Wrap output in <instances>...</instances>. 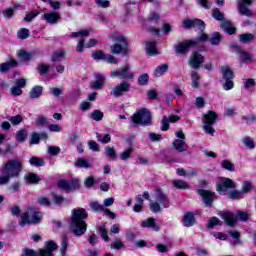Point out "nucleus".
Instances as JSON below:
<instances>
[{
    "label": "nucleus",
    "instance_id": "6e6552de",
    "mask_svg": "<svg viewBox=\"0 0 256 256\" xmlns=\"http://www.w3.org/2000/svg\"><path fill=\"white\" fill-rule=\"evenodd\" d=\"M215 121H217V113L214 111H208L206 114L203 115V129L205 133H208L209 135H213L215 133V129L213 128V125H215Z\"/></svg>",
    "mask_w": 256,
    "mask_h": 256
},
{
    "label": "nucleus",
    "instance_id": "2f4dec72",
    "mask_svg": "<svg viewBox=\"0 0 256 256\" xmlns=\"http://www.w3.org/2000/svg\"><path fill=\"white\" fill-rule=\"evenodd\" d=\"M236 49L239 53L240 61L242 63H247V61H251V54H249V52L241 50L239 46H236Z\"/></svg>",
    "mask_w": 256,
    "mask_h": 256
},
{
    "label": "nucleus",
    "instance_id": "a19ab883",
    "mask_svg": "<svg viewBox=\"0 0 256 256\" xmlns=\"http://www.w3.org/2000/svg\"><path fill=\"white\" fill-rule=\"evenodd\" d=\"M131 155H133V148L124 150L119 156L120 161H127V159H131Z\"/></svg>",
    "mask_w": 256,
    "mask_h": 256
},
{
    "label": "nucleus",
    "instance_id": "69168bd1",
    "mask_svg": "<svg viewBox=\"0 0 256 256\" xmlns=\"http://www.w3.org/2000/svg\"><path fill=\"white\" fill-rule=\"evenodd\" d=\"M48 153L49 155H59V153H61V148H59V146H49L48 147Z\"/></svg>",
    "mask_w": 256,
    "mask_h": 256
},
{
    "label": "nucleus",
    "instance_id": "864d4df0",
    "mask_svg": "<svg viewBox=\"0 0 256 256\" xmlns=\"http://www.w3.org/2000/svg\"><path fill=\"white\" fill-rule=\"evenodd\" d=\"M70 37L77 38V37H89V30H81L78 32H72Z\"/></svg>",
    "mask_w": 256,
    "mask_h": 256
},
{
    "label": "nucleus",
    "instance_id": "20e7f679",
    "mask_svg": "<svg viewBox=\"0 0 256 256\" xmlns=\"http://www.w3.org/2000/svg\"><path fill=\"white\" fill-rule=\"evenodd\" d=\"M20 219V227H25V225H39L43 219V214L36 210L35 207H28L26 211L20 214Z\"/></svg>",
    "mask_w": 256,
    "mask_h": 256
},
{
    "label": "nucleus",
    "instance_id": "37998d69",
    "mask_svg": "<svg viewBox=\"0 0 256 256\" xmlns=\"http://www.w3.org/2000/svg\"><path fill=\"white\" fill-rule=\"evenodd\" d=\"M242 143L245 145V147H248V149H255V141L249 136L244 137L242 139Z\"/></svg>",
    "mask_w": 256,
    "mask_h": 256
},
{
    "label": "nucleus",
    "instance_id": "9b49d317",
    "mask_svg": "<svg viewBox=\"0 0 256 256\" xmlns=\"http://www.w3.org/2000/svg\"><path fill=\"white\" fill-rule=\"evenodd\" d=\"M58 187L64 189V191H77V189H81V184L79 183V179L74 178L72 180H60Z\"/></svg>",
    "mask_w": 256,
    "mask_h": 256
},
{
    "label": "nucleus",
    "instance_id": "c85d7f7f",
    "mask_svg": "<svg viewBox=\"0 0 256 256\" xmlns=\"http://www.w3.org/2000/svg\"><path fill=\"white\" fill-rule=\"evenodd\" d=\"M13 67H17V61L10 60L0 65V71L1 73H7Z\"/></svg>",
    "mask_w": 256,
    "mask_h": 256
},
{
    "label": "nucleus",
    "instance_id": "79ce46f5",
    "mask_svg": "<svg viewBox=\"0 0 256 256\" xmlns=\"http://www.w3.org/2000/svg\"><path fill=\"white\" fill-rule=\"evenodd\" d=\"M192 87L197 89L199 87V81L201 80V76L197 72H192L191 74Z\"/></svg>",
    "mask_w": 256,
    "mask_h": 256
},
{
    "label": "nucleus",
    "instance_id": "680f3d73",
    "mask_svg": "<svg viewBox=\"0 0 256 256\" xmlns=\"http://www.w3.org/2000/svg\"><path fill=\"white\" fill-rule=\"evenodd\" d=\"M10 123H12V125H19V123L23 122V116L22 115H16V116H12L9 119Z\"/></svg>",
    "mask_w": 256,
    "mask_h": 256
},
{
    "label": "nucleus",
    "instance_id": "6e6d98bb",
    "mask_svg": "<svg viewBox=\"0 0 256 256\" xmlns=\"http://www.w3.org/2000/svg\"><path fill=\"white\" fill-rule=\"evenodd\" d=\"M123 247H125V244H123V242L118 238H115L114 242L110 245V249L116 250L123 249Z\"/></svg>",
    "mask_w": 256,
    "mask_h": 256
},
{
    "label": "nucleus",
    "instance_id": "aec40b11",
    "mask_svg": "<svg viewBox=\"0 0 256 256\" xmlns=\"http://www.w3.org/2000/svg\"><path fill=\"white\" fill-rule=\"evenodd\" d=\"M142 229H152V231L158 232L161 227L157 224V220L155 218H147L141 222Z\"/></svg>",
    "mask_w": 256,
    "mask_h": 256
},
{
    "label": "nucleus",
    "instance_id": "4468645a",
    "mask_svg": "<svg viewBox=\"0 0 256 256\" xmlns=\"http://www.w3.org/2000/svg\"><path fill=\"white\" fill-rule=\"evenodd\" d=\"M227 189H235V184L230 178H220L216 183V190L220 195L225 194Z\"/></svg>",
    "mask_w": 256,
    "mask_h": 256
},
{
    "label": "nucleus",
    "instance_id": "338daca9",
    "mask_svg": "<svg viewBox=\"0 0 256 256\" xmlns=\"http://www.w3.org/2000/svg\"><path fill=\"white\" fill-rule=\"evenodd\" d=\"M38 203L43 207H49L51 205V201L48 200L47 197H43V196L38 197Z\"/></svg>",
    "mask_w": 256,
    "mask_h": 256
},
{
    "label": "nucleus",
    "instance_id": "a18cd8bd",
    "mask_svg": "<svg viewBox=\"0 0 256 256\" xmlns=\"http://www.w3.org/2000/svg\"><path fill=\"white\" fill-rule=\"evenodd\" d=\"M253 39H255V36L253 34H242L239 36V40L241 43H251V41H253Z\"/></svg>",
    "mask_w": 256,
    "mask_h": 256
},
{
    "label": "nucleus",
    "instance_id": "5fc2aeb1",
    "mask_svg": "<svg viewBox=\"0 0 256 256\" xmlns=\"http://www.w3.org/2000/svg\"><path fill=\"white\" fill-rule=\"evenodd\" d=\"M18 39H29V29L22 28L17 33Z\"/></svg>",
    "mask_w": 256,
    "mask_h": 256
},
{
    "label": "nucleus",
    "instance_id": "49530a36",
    "mask_svg": "<svg viewBox=\"0 0 256 256\" xmlns=\"http://www.w3.org/2000/svg\"><path fill=\"white\" fill-rule=\"evenodd\" d=\"M74 165L75 167H81L82 169H89V167H91V164H89L87 160L82 158H79Z\"/></svg>",
    "mask_w": 256,
    "mask_h": 256
},
{
    "label": "nucleus",
    "instance_id": "e433bc0d",
    "mask_svg": "<svg viewBox=\"0 0 256 256\" xmlns=\"http://www.w3.org/2000/svg\"><path fill=\"white\" fill-rule=\"evenodd\" d=\"M27 130L25 129H21L18 130L16 133V141H18V143H23L26 139H27Z\"/></svg>",
    "mask_w": 256,
    "mask_h": 256
},
{
    "label": "nucleus",
    "instance_id": "412c9836",
    "mask_svg": "<svg viewBox=\"0 0 256 256\" xmlns=\"http://www.w3.org/2000/svg\"><path fill=\"white\" fill-rule=\"evenodd\" d=\"M57 244L53 241L46 242L45 249H40V256H53V251H56Z\"/></svg>",
    "mask_w": 256,
    "mask_h": 256
},
{
    "label": "nucleus",
    "instance_id": "e2e57ef3",
    "mask_svg": "<svg viewBox=\"0 0 256 256\" xmlns=\"http://www.w3.org/2000/svg\"><path fill=\"white\" fill-rule=\"evenodd\" d=\"M37 15H39V11H32V12L26 14L24 21L31 23V21H33V19H35V17H37Z\"/></svg>",
    "mask_w": 256,
    "mask_h": 256
},
{
    "label": "nucleus",
    "instance_id": "f3484780",
    "mask_svg": "<svg viewBox=\"0 0 256 256\" xmlns=\"http://www.w3.org/2000/svg\"><path fill=\"white\" fill-rule=\"evenodd\" d=\"M191 47H195L193 44V40H186L185 42L176 43L174 49L179 55H187Z\"/></svg>",
    "mask_w": 256,
    "mask_h": 256
},
{
    "label": "nucleus",
    "instance_id": "58836bf2",
    "mask_svg": "<svg viewBox=\"0 0 256 256\" xmlns=\"http://www.w3.org/2000/svg\"><path fill=\"white\" fill-rule=\"evenodd\" d=\"M221 39H223V36H221L219 32H215L214 34H212L209 41L211 45H219L221 43Z\"/></svg>",
    "mask_w": 256,
    "mask_h": 256
},
{
    "label": "nucleus",
    "instance_id": "0e129e2a",
    "mask_svg": "<svg viewBox=\"0 0 256 256\" xmlns=\"http://www.w3.org/2000/svg\"><path fill=\"white\" fill-rule=\"evenodd\" d=\"M37 69L40 75H45L49 71L50 66L47 64H39Z\"/></svg>",
    "mask_w": 256,
    "mask_h": 256
},
{
    "label": "nucleus",
    "instance_id": "bb28decb",
    "mask_svg": "<svg viewBox=\"0 0 256 256\" xmlns=\"http://www.w3.org/2000/svg\"><path fill=\"white\" fill-rule=\"evenodd\" d=\"M43 95V87L35 86L29 93L30 99H39Z\"/></svg>",
    "mask_w": 256,
    "mask_h": 256
},
{
    "label": "nucleus",
    "instance_id": "7c9ffc66",
    "mask_svg": "<svg viewBox=\"0 0 256 256\" xmlns=\"http://www.w3.org/2000/svg\"><path fill=\"white\" fill-rule=\"evenodd\" d=\"M143 203H145L143 197H141V195L136 196V203L133 207V211L135 213H141V211H143Z\"/></svg>",
    "mask_w": 256,
    "mask_h": 256
},
{
    "label": "nucleus",
    "instance_id": "13d9d810",
    "mask_svg": "<svg viewBox=\"0 0 256 256\" xmlns=\"http://www.w3.org/2000/svg\"><path fill=\"white\" fill-rule=\"evenodd\" d=\"M47 123H48L47 117L41 116V115L37 116L36 125H38V127H43V126L47 125Z\"/></svg>",
    "mask_w": 256,
    "mask_h": 256
},
{
    "label": "nucleus",
    "instance_id": "c756f323",
    "mask_svg": "<svg viewBox=\"0 0 256 256\" xmlns=\"http://www.w3.org/2000/svg\"><path fill=\"white\" fill-rule=\"evenodd\" d=\"M221 71H222V75H223V78L225 79V81L233 80V78L235 77L233 75V70H231V68H229L227 66H223L221 68Z\"/></svg>",
    "mask_w": 256,
    "mask_h": 256
},
{
    "label": "nucleus",
    "instance_id": "39448f33",
    "mask_svg": "<svg viewBox=\"0 0 256 256\" xmlns=\"http://www.w3.org/2000/svg\"><path fill=\"white\" fill-rule=\"evenodd\" d=\"M153 116L151 115V111L147 108H141L135 112V114L131 117L132 122L135 125H143V127H149L153 125Z\"/></svg>",
    "mask_w": 256,
    "mask_h": 256
},
{
    "label": "nucleus",
    "instance_id": "bf43d9fd",
    "mask_svg": "<svg viewBox=\"0 0 256 256\" xmlns=\"http://www.w3.org/2000/svg\"><path fill=\"white\" fill-rule=\"evenodd\" d=\"M3 17H5V19H11V17H13V15H15V8H7L2 12Z\"/></svg>",
    "mask_w": 256,
    "mask_h": 256
},
{
    "label": "nucleus",
    "instance_id": "0eeeda50",
    "mask_svg": "<svg viewBox=\"0 0 256 256\" xmlns=\"http://www.w3.org/2000/svg\"><path fill=\"white\" fill-rule=\"evenodd\" d=\"M220 217L225 220L228 227H235L237 219H239V221H247V219H249V213L240 211L235 216L230 212H222L220 213Z\"/></svg>",
    "mask_w": 256,
    "mask_h": 256
},
{
    "label": "nucleus",
    "instance_id": "cd10ccee",
    "mask_svg": "<svg viewBox=\"0 0 256 256\" xmlns=\"http://www.w3.org/2000/svg\"><path fill=\"white\" fill-rule=\"evenodd\" d=\"M220 27L223 31H225L226 33H229V35H233L236 31L235 27H233V24H231L230 21L222 22Z\"/></svg>",
    "mask_w": 256,
    "mask_h": 256
},
{
    "label": "nucleus",
    "instance_id": "1a4fd4ad",
    "mask_svg": "<svg viewBox=\"0 0 256 256\" xmlns=\"http://www.w3.org/2000/svg\"><path fill=\"white\" fill-rule=\"evenodd\" d=\"M253 5V0H238L237 8L239 15L244 17H253V11L249 7Z\"/></svg>",
    "mask_w": 256,
    "mask_h": 256
},
{
    "label": "nucleus",
    "instance_id": "f257e3e1",
    "mask_svg": "<svg viewBox=\"0 0 256 256\" xmlns=\"http://www.w3.org/2000/svg\"><path fill=\"white\" fill-rule=\"evenodd\" d=\"M23 171V161L19 159H11L2 165L1 172L5 175H0V185H7L10 179L17 178Z\"/></svg>",
    "mask_w": 256,
    "mask_h": 256
},
{
    "label": "nucleus",
    "instance_id": "ea45409f",
    "mask_svg": "<svg viewBox=\"0 0 256 256\" xmlns=\"http://www.w3.org/2000/svg\"><path fill=\"white\" fill-rule=\"evenodd\" d=\"M26 183H39V181H41V179L39 178V176L37 174H27L24 177Z\"/></svg>",
    "mask_w": 256,
    "mask_h": 256
},
{
    "label": "nucleus",
    "instance_id": "9d476101",
    "mask_svg": "<svg viewBox=\"0 0 256 256\" xmlns=\"http://www.w3.org/2000/svg\"><path fill=\"white\" fill-rule=\"evenodd\" d=\"M110 77H119V79H133L135 74L131 72L129 64H126L119 70L111 71Z\"/></svg>",
    "mask_w": 256,
    "mask_h": 256
},
{
    "label": "nucleus",
    "instance_id": "423d86ee",
    "mask_svg": "<svg viewBox=\"0 0 256 256\" xmlns=\"http://www.w3.org/2000/svg\"><path fill=\"white\" fill-rule=\"evenodd\" d=\"M114 45L110 47L112 55H123L124 57L129 55V48L127 47V38L123 35L114 36Z\"/></svg>",
    "mask_w": 256,
    "mask_h": 256
},
{
    "label": "nucleus",
    "instance_id": "dca6fc26",
    "mask_svg": "<svg viewBox=\"0 0 256 256\" xmlns=\"http://www.w3.org/2000/svg\"><path fill=\"white\" fill-rule=\"evenodd\" d=\"M27 87V79L20 78L15 80L13 87L10 88V93L13 97H19L23 95V89Z\"/></svg>",
    "mask_w": 256,
    "mask_h": 256
},
{
    "label": "nucleus",
    "instance_id": "a211bd4d",
    "mask_svg": "<svg viewBox=\"0 0 256 256\" xmlns=\"http://www.w3.org/2000/svg\"><path fill=\"white\" fill-rule=\"evenodd\" d=\"M203 63H205V57L198 52H193L189 59L190 67L192 69H199Z\"/></svg>",
    "mask_w": 256,
    "mask_h": 256
},
{
    "label": "nucleus",
    "instance_id": "7ed1b4c3",
    "mask_svg": "<svg viewBox=\"0 0 256 256\" xmlns=\"http://www.w3.org/2000/svg\"><path fill=\"white\" fill-rule=\"evenodd\" d=\"M161 207L163 209H169L171 202L167 194L163 193L160 188L154 191V201H150V211L152 213H161Z\"/></svg>",
    "mask_w": 256,
    "mask_h": 256
},
{
    "label": "nucleus",
    "instance_id": "4d7b16f0",
    "mask_svg": "<svg viewBox=\"0 0 256 256\" xmlns=\"http://www.w3.org/2000/svg\"><path fill=\"white\" fill-rule=\"evenodd\" d=\"M149 83V74H142L138 77V85H147Z\"/></svg>",
    "mask_w": 256,
    "mask_h": 256
},
{
    "label": "nucleus",
    "instance_id": "09e8293b",
    "mask_svg": "<svg viewBox=\"0 0 256 256\" xmlns=\"http://www.w3.org/2000/svg\"><path fill=\"white\" fill-rule=\"evenodd\" d=\"M205 41H209V36L207 34H201L199 37L192 40V44L199 45V43H205Z\"/></svg>",
    "mask_w": 256,
    "mask_h": 256
},
{
    "label": "nucleus",
    "instance_id": "b1692460",
    "mask_svg": "<svg viewBox=\"0 0 256 256\" xmlns=\"http://www.w3.org/2000/svg\"><path fill=\"white\" fill-rule=\"evenodd\" d=\"M182 223L184 227H193V225L195 224V214H193V212H188L184 214Z\"/></svg>",
    "mask_w": 256,
    "mask_h": 256
},
{
    "label": "nucleus",
    "instance_id": "4c0bfd02",
    "mask_svg": "<svg viewBox=\"0 0 256 256\" xmlns=\"http://www.w3.org/2000/svg\"><path fill=\"white\" fill-rule=\"evenodd\" d=\"M64 57H65V51L63 50L56 51L51 57V62L57 63L60 61V59H63Z\"/></svg>",
    "mask_w": 256,
    "mask_h": 256
},
{
    "label": "nucleus",
    "instance_id": "f03ea898",
    "mask_svg": "<svg viewBox=\"0 0 256 256\" xmlns=\"http://www.w3.org/2000/svg\"><path fill=\"white\" fill-rule=\"evenodd\" d=\"M87 217L88 214L85 209L76 208L72 211L70 231L76 235V237L85 235V232L87 231V223H85V219H87Z\"/></svg>",
    "mask_w": 256,
    "mask_h": 256
},
{
    "label": "nucleus",
    "instance_id": "4be33fe9",
    "mask_svg": "<svg viewBox=\"0 0 256 256\" xmlns=\"http://www.w3.org/2000/svg\"><path fill=\"white\" fill-rule=\"evenodd\" d=\"M95 81L91 82L90 87L91 89H95L98 91L102 87H105V76L103 74H96L95 75Z\"/></svg>",
    "mask_w": 256,
    "mask_h": 256
},
{
    "label": "nucleus",
    "instance_id": "a878e982",
    "mask_svg": "<svg viewBox=\"0 0 256 256\" xmlns=\"http://www.w3.org/2000/svg\"><path fill=\"white\" fill-rule=\"evenodd\" d=\"M172 187H174V189H182V190L191 189V186L189 185V183L181 179L172 180Z\"/></svg>",
    "mask_w": 256,
    "mask_h": 256
},
{
    "label": "nucleus",
    "instance_id": "393cba45",
    "mask_svg": "<svg viewBox=\"0 0 256 256\" xmlns=\"http://www.w3.org/2000/svg\"><path fill=\"white\" fill-rule=\"evenodd\" d=\"M146 53L148 55H159V51H157V42L155 41H147L146 42Z\"/></svg>",
    "mask_w": 256,
    "mask_h": 256
},
{
    "label": "nucleus",
    "instance_id": "de8ad7c7",
    "mask_svg": "<svg viewBox=\"0 0 256 256\" xmlns=\"http://www.w3.org/2000/svg\"><path fill=\"white\" fill-rule=\"evenodd\" d=\"M91 119H93V121H101L104 117V114L101 110H94L91 114H90Z\"/></svg>",
    "mask_w": 256,
    "mask_h": 256
},
{
    "label": "nucleus",
    "instance_id": "f8f14e48",
    "mask_svg": "<svg viewBox=\"0 0 256 256\" xmlns=\"http://www.w3.org/2000/svg\"><path fill=\"white\" fill-rule=\"evenodd\" d=\"M92 59L102 60L106 63H110V65H117L119 63V59L113 57L111 54H105L102 50H98L92 53Z\"/></svg>",
    "mask_w": 256,
    "mask_h": 256
},
{
    "label": "nucleus",
    "instance_id": "8fccbe9b",
    "mask_svg": "<svg viewBox=\"0 0 256 256\" xmlns=\"http://www.w3.org/2000/svg\"><path fill=\"white\" fill-rule=\"evenodd\" d=\"M221 167H223V169H226V171H235V165H233L229 160H223L221 162Z\"/></svg>",
    "mask_w": 256,
    "mask_h": 256
},
{
    "label": "nucleus",
    "instance_id": "5701e85b",
    "mask_svg": "<svg viewBox=\"0 0 256 256\" xmlns=\"http://www.w3.org/2000/svg\"><path fill=\"white\" fill-rule=\"evenodd\" d=\"M172 146L178 153H184V151H187L189 147L187 146V143H185V140L176 139L173 141Z\"/></svg>",
    "mask_w": 256,
    "mask_h": 256
},
{
    "label": "nucleus",
    "instance_id": "c03bdc74",
    "mask_svg": "<svg viewBox=\"0 0 256 256\" xmlns=\"http://www.w3.org/2000/svg\"><path fill=\"white\" fill-rule=\"evenodd\" d=\"M216 225H223V222L217 217H212L208 220V229H213Z\"/></svg>",
    "mask_w": 256,
    "mask_h": 256
},
{
    "label": "nucleus",
    "instance_id": "3c124183",
    "mask_svg": "<svg viewBox=\"0 0 256 256\" xmlns=\"http://www.w3.org/2000/svg\"><path fill=\"white\" fill-rule=\"evenodd\" d=\"M18 57L20 61H29L30 59H32L33 55L25 50H21L18 54Z\"/></svg>",
    "mask_w": 256,
    "mask_h": 256
},
{
    "label": "nucleus",
    "instance_id": "603ef678",
    "mask_svg": "<svg viewBox=\"0 0 256 256\" xmlns=\"http://www.w3.org/2000/svg\"><path fill=\"white\" fill-rule=\"evenodd\" d=\"M90 207L92 211H96L97 213L101 211L105 212V206L99 204V202H91Z\"/></svg>",
    "mask_w": 256,
    "mask_h": 256
},
{
    "label": "nucleus",
    "instance_id": "6ab92c4d",
    "mask_svg": "<svg viewBox=\"0 0 256 256\" xmlns=\"http://www.w3.org/2000/svg\"><path fill=\"white\" fill-rule=\"evenodd\" d=\"M44 21L49 25H57L61 21V14L59 12H47L44 14Z\"/></svg>",
    "mask_w": 256,
    "mask_h": 256
},
{
    "label": "nucleus",
    "instance_id": "774afa93",
    "mask_svg": "<svg viewBox=\"0 0 256 256\" xmlns=\"http://www.w3.org/2000/svg\"><path fill=\"white\" fill-rule=\"evenodd\" d=\"M137 165H149V158L138 156L136 159Z\"/></svg>",
    "mask_w": 256,
    "mask_h": 256
},
{
    "label": "nucleus",
    "instance_id": "052dcab7",
    "mask_svg": "<svg viewBox=\"0 0 256 256\" xmlns=\"http://www.w3.org/2000/svg\"><path fill=\"white\" fill-rule=\"evenodd\" d=\"M99 231L101 238L107 243V241H109V235L107 234V228H105V225L101 226Z\"/></svg>",
    "mask_w": 256,
    "mask_h": 256
},
{
    "label": "nucleus",
    "instance_id": "72a5a7b5",
    "mask_svg": "<svg viewBox=\"0 0 256 256\" xmlns=\"http://www.w3.org/2000/svg\"><path fill=\"white\" fill-rule=\"evenodd\" d=\"M67 247H69V238H67V235H63L60 248V253L62 256L67 254Z\"/></svg>",
    "mask_w": 256,
    "mask_h": 256
},
{
    "label": "nucleus",
    "instance_id": "2eb2a0df",
    "mask_svg": "<svg viewBox=\"0 0 256 256\" xmlns=\"http://www.w3.org/2000/svg\"><path fill=\"white\" fill-rule=\"evenodd\" d=\"M130 90L131 84L127 81H123L110 91V95H112V97H123V95L129 93Z\"/></svg>",
    "mask_w": 256,
    "mask_h": 256
},
{
    "label": "nucleus",
    "instance_id": "473e14b6",
    "mask_svg": "<svg viewBox=\"0 0 256 256\" xmlns=\"http://www.w3.org/2000/svg\"><path fill=\"white\" fill-rule=\"evenodd\" d=\"M168 69H169V65L162 64L155 69L154 76L155 77H163V75H165V73H167Z\"/></svg>",
    "mask_w": 256,
    "mask_h": 256
},
{
    "label": "nucleus",
    "instance_id": "c9c22d12",
    "mask_svg": "<svg viewBox=\"0 0 256 256\" xmlns=\"http://www.w3.org/2000/svg\"><path fill=\"white\" fill-rule=\"evenodd\" d=\"M193 27L196 31L203 33L205 31V22L201 19H193Z\"/></svg>",
    "mask_w": 256,
    "mask_h": 256
},
{
    "label": "nucleus",
    "instance_id": "ddd939ff",
    "mask_svg": "<svg viewBox=\"0 0 256 256\" xmlns=\"http://www.w3.org/2000/svg\"><path fill=\"white\" fill-rule=\"evenodd\" d=\"M198 195L202 197L203 203L206 207H213V201H215L217 195H215V192H212L210 190L205 189H199L197 190Z\"/></svg>",
    "mask_w": 256,
    "mask_h": 256
},
{
    "label": "nucleus",
    "instance_id": "f704fd0d",
    "mask_svg": "<svg viewBox=\"0 0 256 256\" xmlns=\"http://www.w3.org/2000/svg\"><path fill=\"white\" fill-rule=\"evenodd\" d=\"M29 163L32 167H44L45 160L39 157H31Z\"/></svg>",
    "mask_w": 256,
    "mask_h": 256
}]
</instances>
